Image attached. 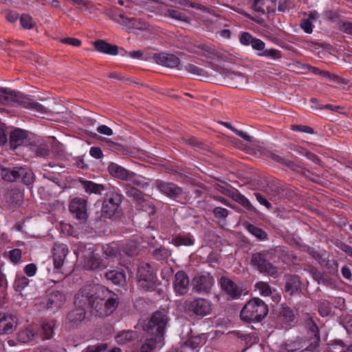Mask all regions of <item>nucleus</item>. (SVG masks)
<instances>
[{
  "label": "nucleus",
  "instance_id": "f257e3e1",
  "mask_svg": "<svg viewBox=\"0 0 352 352\" xmlns=\"http://www.w3.org/2000/svg\"><path fill=\"white\" fill-rule=\"evenodd\" d=\"M86 298L92 311L98 317L110 316L119 304L118 295L104 287H100L94 294Z\"/></svg>",
  "mask_w": 352,
  "mask_h": 352
},
{
  "label": "nucleus",
  "instance_id": "f03ea898",
  "mask_svg": "<svg viewBox=\"0 0 352 352\" xmlns=\"http://www.w3.org/2000/svg\"><path fill=\"white\" fill-rule=\"evenodd\" d=\"M0 104L12 107H21L41 113H46L47 109L41 104L20 92L8 91L4 89L0 90Z\"/></svg>",
  "mask_w": 352,
  "mask_h": 352
},
{
  "label": "nucleus",
  "instance_id": "7ed1b4c3",
  "mask_svg": "<svg viewBox=\"0 0 352 352\" xmlns=\"http://www.w3.org/2000/svg\"><path fill=\"white\" fill-rule=\"evenodd\" d=\"M268 313L267 305L260 298H254L249 300L241 311V320L250 321H260Z\"/></svg>",
  "mask_w": 352,
  "mask_h": 352
},
{
  "label": "nucleus",
  "instance_id": "20e7f679",
  "mask_svg": "<svg viewBox=\"0 0 352 352\" xmlns=\"http://www.w3.org/2000/svg\"><path fill=\"white\" fill-rule=\"evenodd\" d=\"M138 285L144 292L152 291L156 285V276L147 263H141L137 272Z\"/></svg>",
  "mask_w": 352,
  "mask_h": 352
},
{
  "label": "nucleus",
  "instance_id": "39448f33",
  "mask_svg": "<svg viewBox=\"0 0 352 352\" xmlns=\"http://www.w3.org/2000/svg\"><path fill=\"white\" fill-rule=\"evenodd\" d=\"M185 309L190 316L204 318L212 313V304L208 299L197 298L192 300L186 301Z\"/></svg>",
  "mask_w": 352,
  "mask_h": 352
},
{
  "label": "nucleus",
  "instance_id": "423d86ee",
  "mask_svg": "<svg viewBox=\"0 0 352 352\" xmlns=\"http://www.w3.org/2000/svg\"><path fill=\"white\" fill-rule=\"evenodd\" d=\"M269 259H270L269 252H256L252 254L251 261L261 273L276 278L278 276L277 269L268 261Z\"/></svg>",
  "mask_w": 352,
  "mask_h": 352
},
{
  "label": "nucleus",
  "instance_id": "0eeeda50",
  "mask_svg": "<svg viewBox=\"0 0 352 352\" xmlns=\"http://www.w3.org/2000/svg\"><path fill=\"white\" fill-rule=\"evenodd\" d=\"M83 267L87 270H102L107 267L108 263L100 258L98 254L95 253L91 246L84 247L81 252Z\"/></svg>",
  "mask_w": 352,
  "mask_h": 352
},
{
  "label": "nucleus",
  "instance_id": "6e6552de",
  "mask_svg": "<svg viewBox=\"0 0 352 352\" xmlns=\"http://www.w3.org/2000/svg\"><path fill=\"white\" fill-rule=\"evenodd\" d=\"M168 322L167 311L165 309L156 311L150 320L144 326L145 331H152L163 336V333Z\"/></svg>",
  "mask_w": 352,
  "mask_h": 352
},
{
  "label": "nucleus",
  "instance_id": "1a4fd4ad",
  "mask_svg": "<svg viewBox=\"0 0 352 352\" xmlns=\"http://www.w3.org/2000/svg\"><path fill=\"white\" fill-rule=\"evenodd\" d=\"M122 199V195L118 192L115 190L107 192L102 203V215L106 218H111L117 211Z\"/></svg>",
  "mask_w": 352,
  "mask_h": 352
},
{
  "label": "nucleus",
  "instance_id": "9d476101",
  "mask_svg": "<svg viewBox=\"0 0 352 352\" xmlns=\"http://www.w3.org/2000/svg\"><path fill=\"white\" fill-rule=\"evenodd\" d=\"M69 212L80 223H85L88 218L87 201L81 197L71 199L69 206Z\"/></svg>",
  "mask_w": 352,
  "mask_h": 352
},
{
  "label": "nucleus",
  "instance_id": "9b49d317",
  "mask_svg": "<svg viewBox=\"0 0 352 352\" xmlns=\"http://www.w3.org/2000/svg\"><path fill=\"white\" fill-rule=\"evenodd\" d=\"M86 318V311L78 307L69 311L63 321V327L67 331L77 329Z\"/></svg>",
  "mask_w": 352,
  "mask_h": 352
},
{
  "label": "nucleus",
  "instance_id": "f8f14e48",
  "mask_svg": "<svg viewBox=\"0 0 352 352\" xmlns=\"http://www.w3.org/2000/svg\"><path fill=\"white\" fill-rule=\"evenodd\" d=\"M214 280L209 273H201L196 275L192 280V285L193 289L199 293H208L210 292Z\"/></svg>",
  "mask_w": 352,
  "mask_h": 352
},
{
  "label": "nucleus",
  "instance_id": "ddd939ff",
  "mask_svg": "<svg viewBox=\"0 0 352 352\" xmlns=\"http://www.w3.org/2000/svg\"><path fill=\"white\" fill-rule=\"evenodd\" d=\"M66 301V295L62 291L54 290L50 292L45 302V308L52 313L61 309Z\"/></svg>",
  "mask_w": 352,
  "mask_h": 352
},
{
  "label": "nucleus",
  "instance_id": "4468645a",
  "mask_svg": "<svg viewBox=\"0 0 352 352\" xmlns=\"http://www.w3.org/2000/svg\"><path fill=\"white\" fill-rule=\"evenodd\" d=\"M155 186L160 192L170 199H175L183 194V189L172 182L157 180Z\"/></svg>",
  "mask_w": 352,
  "mask_h": 352
},
{
  "label": "nucleus",
  "instance_id": "2eb2a0df",
  "mask_svg": "<svg viewBox=\"0 0 352 352\" xmlns=\"http://www.w3.org/2000/svg\"><path fill=\"white\" fill-rule=\"evenodd\" d=\"M190 280L188 276L184 271H178L175 275L173 288L175 293L182 296L189 290Z\"/></svg>",
  "mask_w": 352,
  "mask_h": 352
},
{
  "label": "nucleus",
  "instance_id": "dca6fc26",
  "mask_svg": "<svg viewBox=\"0 0 352 352\" xmlns=\"http://www.w3.org/2000/svg\"><path fill=\"white\" fill-rule=\"evenodd\" d=\"M221 289L232 298L238 299L242 294L243 289L232 280L227 277H221L219 281Z\"/></svg>",
  "mask_w": 352,
  "mask_h": 352
},
{
  "label": "nucleus",
  "instance_id": "f3484780",
  "mask_svg": "<svg viewBox=\"0 0 352 352\" xmlns=\"http://www.w3.org/2000/svg\"><path fill=\"white\" fill-rule=\"evenodd\" d=\"M155 61L162 66L174 68L179 65V58L174 54L159 53L153 55Z\"/></svg>",
  "mask_w": 352,
  "mask_h": 352
},
{
  "label": "nucleus",
  "instance_id": "a211bd4d",
  "mask_svg": "<svg viewBox=\"0 0 352 352\" xmlns=\"http://www.w3.org/2000/svg\"><path fill=\"white\" fill-rule=\"evenodd\" d=\"M16 327L17 318L15 316L8 314L0 317V335L12 333Z\"/></svg>",
  "mask_w": 352,
  "mask_h": 352
},
{
  "label": "nucleus",
  "instance_id": "6ab92c4d",
  "mask_svg": "<svg viewBox=\"0 0 352 352\" xmlns=\"http://www.w3.org/2000/svg\"><path fill=\"white\" fill-rule=\"evenodd\" d=\"M162 339L163 336L160 334L146 331V336L140 347L141 352H152Z\"/></svg>",
  "mask_w": 352,
  "mask_h": 352
},
{
  "label": "nucleus",
  "instance_id": "aec40b11",
  "mask_svg": "<svg viewBox=\"0 0 352 352\" xmlns=\"http://www.w3.org/2000/svg\"><path fill=\"white\" fill-rule=\"evenodd\" d=\"M102 250L104 257L103 260L107 262L108 265L110 263L122 264L120 251L116 244L106 245Z\"/></svg>",
  "mask_w": 352,
  "mask_h": 352
},
{
  "label": "nucleus",
  "instance_id": "412c9836",
  "mask_svg": "<svg viewBox=\"0 0 352 352\" xmlns=\"http://www.w3.org/2000/svg\"><path fill=\"white\" fill-rule=\"evenodd\" d=\"M223 76L228 84L230 86L239 88L247 83V78L240 73L226 71L223 72Z\"/></svg>",
  "mask_w": 352,
  "mask_h": 352
},
{
  "label": "nucleus",
  "instance_id": "4be33fe9",
  "mask_svg": "<svg viewBox=\"0 0 352 352\" xmlns=\"http://www.w3.org/2000/svg\"><path fill=\"white\" fill-rule=\"evenodd\" d=\"M68 253V248L65 244L56 243L54 248V265L56 270H59L63 265L65 258Z\"/></svg>",
  "mask_w": 352,
  "mask_h": 352
},
{
  "label": "nucleus",
  "instance_id": "5701e85b",
  "mask_svg": "<svg viewBox=\"0 0 352 352\" xmlns=\"http://www.w3.org/2000/svg\"><path fill=\"white\" fill-rule=\"evenodd\" d=\"M252 8L254 10L261 14H265L267 12H274L275 8V1L276 0H251Z\"/></svg>",
  "mask_w": 352,
  "mask_h": 352
},
{
  "label": "nucleus",
  "instance_id": "b1692460",
  "mask_svg": "<svg viewBox=\"0 0 352 352\" xmlns=\"http://www.w3.org/2000/svg\"><path fill=\"white\" fill-rule=\"evenodd\" d=\"M307 326L311 333V343L306 346V349H307V351H314L319 345L320 342L319 329L312 320H310L307 322Z\"/></svg>",
  "mask_w": 352,
  "mask_h": 352
},
{
  "label": "nucleus",
  "instance_id": "393cba45",
  "mask_svg": "<svg viewBox=\"0 0 352 352\" xmlns=\"http://www.w3.org/2000/svg\"><path fill=\"white\" fill-rule=\"evenodd\" d=\"M36 335V329L32 325H29L17 333L16 340L21 343L25 344L33 341Z\"/></svg>",
  "mask_w": 352,
  "mask_h": 352
},
{
  "label": "nucleus",
  "instance_id": "a878e982",
  "mask_svg": "<svg viewBox=\"0 0 352 352\" xmlns=\"http://www.w3.org/2000/svg\"><path fill=\"white\" fill-rule=\"evenodd\" d=\"M104 276L114 285L120 287L126 285V276L122 272L116 270H109L105 273Z\"/></svg>",
  "mask_w": 352,
  "mask_h": 352
},
{
  "label": "nucleus",
  "instance_id": "bb28decb",
  "mask_svg": "<svg viewBox=\"0 0 352 352\" xmlns=\"http://www.w3.org/2000/svg\"><path fill=\"white\" fill-rule=\"evenodd\" d=\"M109 174L120 180L126 181L128 176L130 173V170H126L124 167L116 164L111 163L107 167Z\"/></svg>",
  "mask_w": 352,
  "mask_h": 352
},
{
  "label": "nucleus",
  "instance_id": "cd10ccee",
  "mask_svg": "<svg viewBox=\"0 0 352 352\" xmlns=\"http://www.w3.org/2000/svg\"><path fill=\"white\" fill-rule=\"evenodd\" d=\"M26 142L25 132L21 129L14 130L10 135V144L13 149L22 146Z\"/></svg>",
  "mask_w": 352,
  "mask_h": 352
},
{
  "label": "nucleus",
  "instance_id": "c85d7f7f",
  "mask_svg": "<svg viewBox=\"0 0 352 352\" xmlns=\"http://www.w3.org/2000/svg\"><path fill=\"white\" fill-rule=\"evenodd\" d=\"M94 46L98 52L110 55H116L118 54V46L112 45L102 40L96 41Z\"/></svg>",
  "mask_w": 352,
  "mask_h": 352
},
{
  "label": "nucleus",
  "instance_id": "c756f323",
  "mask_svg": "<svg viewBox=\"0 0 352 352\" xmlns=\"http://www.w3.org/2000/svg\"><path fill=\"white\" fill-rule=\"evenodd\" d=\"M19 167L0 168V177L7 182H14L19 179Z\"/></svg>",
  "mask_w": 352,
  "mask_h": 352
},
{
  "label": "nucleus",
  "instance_id": "7c9ffc66",
  "mask_svg": "<svg viewBox=\"0 0 352 352\" xmlns=\"http://www.w3.org/2000/svg\"><path fill=\"white\" fill-rule=\"evenodd\" d=\"M186 69L189 74L195 77L199 78L200 80H203L208 77V74L203 69L193 65L188 64L184 67H179V69Z\"/></svg>",
  "mask_w": 352,
  "mask_h": 352
},
{
  "label": "nucleus",
  "instance_id": "2f4dec72",
  "mask_svg": "<svg viewBox=\"0 0 352 352\" xmlns=\"http://www.w3.org/2000/svg\"><path fill=\"white\" fill-rule=\"evenodd\" d=\"M19 179L25 185H30L34 181V175L32 170L28 167H19Z\"/></svg>",
  "mask_w": 352,
  "mask_h": 352
},
{
  "label": "nucleus",
  "instance_id": "473e14b6",
  "mask_svg": "<svg viewBox=\"0 0 352 352\" xmlns=\"http://www.w3.org/2000/svg\"><path fill=\"white\" fill-rule=\"evenodd\" d=\"M300 289V280L298 276H292L287 280L285 285L286 292L293 294Z\"/></svg>",
  "mask_w": 352,
  "mask_h": 352
},
{
  "label": "nucleus",
  "instance_id": "72a5a7b5",
  "mask_svg": "<svg viewBox=\"0 0 352 352\" xmlns=\"http://www.w3.org/2000/svg\"><path fill=\"white\" fill-rule=\"evenodd\" d=\"M55 327L56 321L54 320L45 321L42 323L41 331L43 340H50L52 338Z\"/></svg>",
  "mask_w": 352,
  "mask_h": 352
},
{
  "label": "nucleus",
  "instance_id": "f704fd0d",
  "mask_svg": "<svg viewBox=\"0 0 352 352\" xmlns=\"http://www.w3.org/2000/svg\"><path fill=\"white\" fill-rule=\"evenodd\" d=\"M28 148L36 156L46 157L49 155V147L44 142L32 144Z\"/></svg>",
  "mask_w": 352,
  "mask_h": 352
},
{
  "label": "nucleus",
  "instance_id": "c9c22d12",
  "mask_svg": "<svg viewBox=\"0 0 352 352\" xmlns=\"http://www.w3.org/2000/svg\"><path fill=\"white\" fill-rule=\"evenodd\" d=\"M233 200L242 205L244 208L253 213L256 214L257 210L250 203V200L246 198L243 195L241 194L238 190L235 192V195H233Z\"/></svg>",
  "mask_w": 352,
  "mask_h": 352
},
{
  "label": "nucleus",
  "instance_id": "e433bc0d",
  "mask_svg": "<svg viewBox=\"0 0 352 352\" xmlns=\"http://www.w3.org/2000/svg\"><path fill=\"white\" fill-rule=\"evenodd\" d=\"M125 189L126 195L135 201L138 204L141 205L145 202L142 192L138 189L130 186H126Z\"/></svg>",
  "mask_w": 352,
  "mask_h": 352
},
{
  "label": "nucleus",
  "instance_id": "4c0bfd02",
  "mask_svg": "<svg viewBox=\"0 0 352 352\" xmlns=\"http://www.w3.org/2000/svg\"><path fill=\"white\" fill-rule=\"evenodd\" d=\"M136 337L135 332L133 331H123L116 336V341L119 344H126Z\"/></svg>",
  "mask_w": 352,
  "mask_h": 352
},
{
  "label": "nucleus",
  "instance_id": "58836bf2",
  "mask_svg": "<svg viewBox=\"0 0 352 352\" xmlns=\"http://www.w3.org/2000/svg\"><path fill=\"white\" fill-rule=\"evenodd\" d=\"M166 15L173 19L190 23L191 19L184 12L174 9H168Z\"/></svg>",
  "mask_w": 352,
  "mask_h": 352
},
{
  "label": "nucleus",
  "instance_id": "ea45409f",
  "mask_svg": "<svg viewBox=\"0 0 352 352\" xmlns=\"http://www.w3.org/2000/svg\"><path fill=\"white\" fill-rule=\"evenodd\" d=\"M83 188L87 192L100 194L104 190V186L101 184H96L91 181H84L82 182Z\"/></svg>",
  "mask_w": 352,
  "mask_h": 352
},
{
  "label": "nucleus",
  "instance_id": "a19ab883",
  "mask_svg": "<svg viewBox=\"0 0 352 352\" xmlns=\"http://www.w3.org/2000/svg\"><path fill=\"white\" fill-rule=\"evenodd\" d=\"M255 290L258 291L259 294L263 296H269L272 294V289L270 285L264 281H258L255 285Z\"/></svg>",
  "mask_w": 352,
  "mask_h": 352
},
{
  "label": "nucleus",
  "instance_id": "79ce46f5",
  "mask_svg": "<svg viewBox=\"0 0 352 352\" xmlns=\"http://www.w3.org/2000/svg\"><path fill=\"white\" fill-rule=\"evenodd\" d=\"M248 231L254 236L256 238L259 240H265L267 237V233L263 230L261 228H258L252 224H248L246 226Z\"/></svg>",
  "mask_w": 352,
  "mask_h": 352
},
{
  "label": "nucleus",
  "instance_id": "37998d69",
  "mask_svg": "<svg viewBox=\"0 0 352 352\" xmlns=\"http://www.w3.org/2000/svg\"><path fill=\"white\" fill-rule=\"evenodd\" d=\"M126 181H129L134 185L143 188H147L148 186V184L144 182L141 176L138 175L132 171L130 172Z\"/></svg>",
  "mask_w": 352,
  "mask_h": 352
},
{
  "label": "nucleus",
  "instance_id": "c03bdc74",
  "mask_svg": "<svg viewBox=\"0 0 352 352\" xmlns=\"http://www.w3.org/2000/svg\"><path fill=\"white\" fill-rule=\"evenodd\" d=\"M173 243L177 246H190L193 245L194 240L188 236L178 235L173 239Z\"/></svg>",
  "mask_w": 352,
  "mask_h": 352
},
{
  "label": "nucleus",
  "instance_id": "a18cd8bd",
  "mask_svg": "<svg viewBox=\"0 0 352 352\" xmlns=\"http://www.w3.org/2000/svg\"><path fill=\"white\" fill-rule=\"evenodd\" d=\"M29 283V280L24 276H17L14 283V288L17 292L22 291Z\"/></svg>",
  "mask_w": 352,
  "mask_h": 352
},
{
  "label": "nucleus",
  "instance_id": "49530a36",
  "mask_svg": "<svg viewBox=\"0 0 352 352\" xmlns=\"http://www.w3.org/2000/svg\"><path fill=\"white\" fill-rule=\"evenodd\" d=\"M153 255L157 260L163 261L170 256V252L165 248L160 247L153 250Z\"/></svg>",
  "mask_w": 352,
  "mask_h": 352
},
{
  "label": "nucleus",
  "instance_id": "de8ad7c7",
  "mask_svg": "<svg viewBox=\"0 0 352 352\" xmlns=\"http://www.w3.org/2000/svg\"><path fill=\"white\" fill-rule=\"evenodd\" d=\"M280 188L274 183H270L267 185V188L265 190L270 196V199L277 200L278 199V195L280 193Z\"/></svg>",
  "mask_w": 352,
  "mask_h": 352
},
{
  "label": "nucleus",
  "instance_id": "09e8293b",
  "mask_svg": "<svg viewBox=\"0 0 352 352\" xmlns=\"http://www.w3.org/2000/svg\"><path fill=\"white\" fill-rule=\"evenodd\" d=\"M107 344H98L96 345H90L85 349L82 352H104L107 349Z\"/></svg>",
  "mask_w": 352,
  "mask_h": 352
},
{
  "label": "nucleus",
  "instance_id": "8fccbe9b",
  "mask_svg": "<svg viewBox=\"0 0 352 352\" xmlns=\"http://www.w3.org/2000/svg\"><path fill=\"white\" fill-rule=\"evenodd\" d=\"M20 23L22 27L25 29H32L34 27L32 18L28 14H23L20 18Z\"/></svg>",
  "mask_w": 352,
  "mask_h": 352
},
{
  "label": "nucleus",
  "instance_id": "3c124183",
  "mask_svg": "<svg viewBox=\"0 0 352 352\" xmlns=\"http://www.w3.org/2000/svg\"><path fill=\"white\" fill-rule=\"evenodd\" d=\"M298 350L304 351L307 349L304 346H301L300 343L294 342L292 344H286L282 352H295Z\"/></svg>",
  "mask_w": 352,
  "mask_h": 352
},
{
  "label": "nucleus",
  "instance_id": "603ef678",
  "mask_svg": "<svg viewBox=\"0 0 352 352\" xmlns=\"http://www.w3.org/2000/svg\"><path fill=\"white\" fill-rule=\"evenodd\" d=\"M292 129L293 131H300L309 134H313L314 133V129L305 125H292Z\"/></svg>",
  "mask_w": 352,
  "mask_h": 352
},
{
  "label": "nucleus",
  "instance_id": "864d4df0",
  "mask_svg": "<svg viewBox=\"0 0 352 352\" xmlns=\"http://www.w3.org/2000/svg\"><path fill=\"white\" fill-rule=\"evenodd\" d=\"M254 38L248 32H243L240 36L239 41L243 45H251Z\"/></svg>",
  "mask_w": 352,
  "mask_h": 352
},
{
  "label": "nucleus",
  "instance_id": "5fc2aeb1",
  "mask_svg": "<svg viewBox=\"0 0 352 352\" xmlns=\"http://www.w3.org/2000/svg\"><path fill=\"white\" fill-rule=\"evenodd\" d=\"M267 155L268 157H270L271 160H272L278 163H280L281 164H285V165H289V162H287V160H286L281 156H280L274 153L268 152Z\"/></svg>",
  "mask_w": 352,
  "mask_h": 352
},
{
  "label": "nucleus",
  "instance_id": "6e6d98bb",
  "mask_svg": "<svg viewBox=\"0 0 352 352\" xmlns=\"http://www.w3.org/2000/svg\"><path fill=\"white\" fill-rule=\"evenodd\" d=\"M213 214L216 218H226L228 215V210L224 208L216 207L213 210Z\"/></svg>",
  "mask_w": 352,
  "mask_h": 352
},
{
  "label": "nucleus",
  "instance_id": "4d7b16f0",
  "mask_svg": "<svg viewBox=\"0 0 352 352\" xmlns=\"http://www.w3.org/2000/svg\"><path fill=\"white\" fill-rule=\"evenodd\" d=\"M60 42H61L62 43L76 47L80 46L81 45V41L79 39L73 37L60 38Z\"/></svg>",
  "mask_w": 352,
  "mask_h": 352
},
{
  "label": "nucleus",
  "instance_id": "13d9d810",
  "mask_svg": "<svg viewBox=\"0 0 352 352\" xmlns=\"http://www.w3.org/2000/svg\"><path fill=\"white\" fill-rule=\"evenodd\" d=\"M312 23L310 19H304L302 21L300 26L306 33L311 34L313 32Z\"/></svg>",
  "mask_w": 352,
  "mask_h": 352
},
{
  "label": "nucleus",
  "instance_id": "bf43d9fd",
  "mask_svg": "<svg viewBox=\"0 0 352 352\" xmlns=\"http://www.w3.org/2000/svg\"><path fill=\"white\" fill-rule=\"evenodd\" d=\"M254 196L256 200L259 202L260 204L265 206L267 209L272 208L271 204L267 201V199L261 194L258 192L254 193Z\"/></svg>",
  "mask_w": 352,
  "mask_h": 352
},
{
  "label": "nucleus",
  "instance_id": "052dcab7",
  "mask_svg": "<svg viewBox=\"0 0 352 352\" xmlns=\"http://www.w3.org/2000/svg\"><path fill=\"white\" fill-rule=\"evenodd\" d=\"M21 258V251L19 249H14L10 251V258L13 263H17Z\"/></svg>",
  "mask_w": 352,
  "mask_h": 352
},
{
  "label": "nucleus",
  "instance_id": "680f3d73",
  "mask_svg": "<svg viewBox=\"0 0 352 352\" xmlns=\"http://www.w3.org/2000/svg\"><path fill=\"white\" fill-rule=\"evenodd\" d=\"M201 338L200 336H195L188 339L186 344L187 346H190L192 349H195L200 344Z\"/></svg>",
  "mask_w": 352,
  "mask_h": 352
},
{
  "label": "nucleus",
  "instance_id": "e2e57ef3",
  "mask_svg": "<svg viewBox=\"0 0 352 352\" xmlns=\"http://www.w3.org/2000/svg\"><path fill=\"white\" fill-rule=\"evenodd\" d=\"M282 315L287 320V322H292L294 319V314L293 311L289 307L283 308Z\"/></svg>",
  "mask_w": 352,
  "mask_h": 352
},
{
  "label": "nucleus",
  "instance_id": "0e129e2a",
  "mask_svg": "<svg viewBox=\"0 0 352 352\" xmlns=\"http://www.w3.org/2000/svg\"><path fill=\"white\" fill-rule=\"evenodd\" d=\"M336 246L352 258V247L342 242L337 243Z\"/></svg>",
  "mask_w": 352,
  "mask_h": 352
},
{
  "label": "nucleus",
  "instance_id": "69168bd1",
  "mask_svg": "<svg viewBox=\"0 0 352 352\" xmlns=\"http://www.w3.org/2000/svg\"><path fill=\"white\" fill-rule=\"evenodd\" d=\"M97 131L102 135L110 136L113 134L112 129L107 125H100L97 127Z\"/></svg>",
  "mask_w": 352,
  "mask_h": 352
},
{
  "label": "nucleus",
  "instance_id": "338daca9",
  "mask_svg": "<svg viewBox=\"0 0 352 352\" xmlns=\"http://www.w3.org/2000/svg\"><path fill=\"white\" fill-rule=\"evenodd\" d=\"M89 154L96 159H100L103 156L101 148L97 146L91 147L89 151Z\"/></svg>",
  "mask_w": 352,
  "mask_h": 352
},
{
  "label": "nucleus",
  "instance_id": "774afa93",
  "mask_svg": "<svg viewBox=\"0 0 352 352\" xmlns=\"http://www.w3.org/2000/svg\"><path fill=\"white\" fill-rule=\"evenodd\" d=\"M340 30L349 34L352 35V23L351 22H342L340 24Z\"/></svg>",
  "mask_w": 352,
  "mask_h": 352
}]
</instances>
